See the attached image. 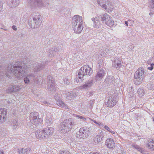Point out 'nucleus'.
<instances>
[{
	"mask_svg": "<svg viewBox=\"0 0 154 154\" xmlns=\"http://www.w3.org/2000/svg\"><path fill=\"white\" fill-rule=\"evenodd\" d=\"M8 73L6 75L9 76L8 74H11L18 79L23 77L27 72V66L26 65L20 61L13 62L9 65L7 68Z\"/></svg>",
	"mask_w": 154,
	"mask_h": 154,
	"instance_id": "1",
	"label": "nucleus"
},
{
	"mask_svg": "<svg viewBox=\"0 0 154 154\" xmlns=\"http://www.w3.org/2000/svg\"><path fill=\"white\" fill-rule=\"evenodd\" d=\"M80 124L77 125L75 122H73L71 118L64 120L60 125V131L62 133H66L72 128H77L79 126Z\"/></svg>",
	"mask_w": 154,
	"mask_h": 154,
	"instance_id": "2",
	"label": "nucleus"
},
{
	"mask_svg": "<svg viewBox=\"0 0 154 154\" xmlns=\"http://www.w3.org/2000/svg\"><path fill=\"white\" fill-rule=\"evenodd\" d=\"M53 129L52 127H47L38 130L35 133L36 137L39 139H46L52 135Z\"/></svg>",
	"mask_w": 154,
	"mask_h": 154,
	"instance_id": "3",
	"label": "nucleus"
},
{
	"mask_svg": "<svg viewBox=\"0 0 154 154\" xmlns=\"http://www.w3.org/2000/svg\"><path fill=\"white\" fill-rule=\"evenodd\" d=\"M144 69L142 67L139 68L134 74V82L136 85H139L143 80L145 74Z\"/></svg>",
	"mask_w": 154,
	"mask_h": 154,
	"instance_id": "4",
	"label": "nucleus"
},
{
	"mask_svg": "<svg viewBox=\"0 0 154 154\" xmlns=\"http://www.w3.org/2000/svg\"><path fill=\"white\" fill-rule=\"evenodd\" d=\"M38 113L35 112H31L29 116L31 122L36 126L40 124L42 120L41 118H38Z\"/></svg>",
	"mask_w": 154,
	"mask_h": 154,
	"instance_id": "5",
	"label": "nucleus"
},
{
	"mask_svg": "<svg viewBox=\"0 0 154 154\" xmlns=\"http://www.w3.org/2000/svg\"><path fill=\"white\" fill-rule=\"evenodd\" d=\"M36 75L33 73H29L26 74V76L24 79V82L26 84H28L30 82L34 84H38V82L36 80Z\"/></svg>",
	"mask_w": 154,
	"mask_h": 154,
	"instance_id": "6",
	"label": "nucleus"
},
{
	"mask_svg": "<svg viewBox=\"0 0 154 154\" xmlns=\"http://www.w3.org/2000/svg\"><path fill=\"white\" fill-rule=\"evenodd\" d=\"M83 24L82 18L79 15H75L73 16L72 21V26L76 25H82Z\"/></svg>",
	"mask_w": 154,
	"mask_h": 154,
	"instance_id": "7",
	"label": "nucleus"
},
{
	"mask_svg": "<svg viewBox=\"0 0 154 154\" xmlns=\"http://www.w3.org/2000/svg\"><path fill=\"white\" fill-rule=\"evenodd\" d=\"M86 129L83 127L80 128L79 131L76 134V137L78 138L85 139L88 136V133L87 132Z\"/></svg>",
	"mask_w": 154,
	"mask_h": 154,
	"instance_id": "8",
	"label": "nucleus"
},
{
	"mask_svg": "<svg viewBox=\"0 0 154 154\" xmlns=\"http://www.w3.org/2000/svg\"><path fill=\"white\" fill-rule=\"evenodd\" d=\"M117 101L115 99L114 96H111L109 98L107 102L106 105L109 107H113L116 104Z\"/></svg>",
	"mask_w": 154,
	"mask_h": 154,
	"instance_id": "9",
	"label": "nucleus"
},
{
	"mask_svg": "<svg viewBox=\"0 0 154 154\" xmlns=\"http://www.w3.org/2000/svg\"><path fill=\"white\" fill-rule=\"evenodd\" d=\"M7 109H0V122L5 121L6 119Z\"/></svg>",
	"mask_w": 154,
	"mask_h": 154,
	"instance_id": "10",
	"label": "nucleus"
},
{
	"mask_svg": "<svg viewBox=\"0 0 154 154\" xmlns=\"http://www.w3.org/2000/svg\"><path fill=\"white\" fill-rule=\"evenodd\" d=\"M32 18H34L35 20L36 27H37V28L39 27L41 25L42 22V19L41 16L39 14H36L34 15Z\"/></svg>",
	"mask_w": 154,
	"mask_h": 154,
	"instance_id": "11",
	"label": "nucleus"
},
{
	"mask_svg": "<svg viewBox=\"0 0 154 154\" xmlns=\"http://www.w3.org/2000/svg\"><path fill=\"white\" fill-rule=\"evenodd\" d=\"M105 144L109 148L113 149L115 146V143L113 139L111 138L107 139L106 141Z\"/></svg>",
	"mask_w": 154,
	"mask_h": 154,
	"instance_id": "12",
	"label": "nucleus"
},
{
	"mask_svg": "<svg viewBox=\"0 0 154 154\" xmlns=\"http://www.w3.org/2000/svg\"><path fill=\"white\" fill-rule=\"evenodd\" d=\"M105 74V72L104 70L103 69H100L98 71L95 76V80L97 81L99 80L104 76Z\"/></svg>",
	"mask_w": 154,
	"mask_h": 154,
	"instance_id": "13",
	"label": "nucleus"
},
{
	"mask_svg": "<svg viewBox=\"0 0 154 154\" xmlns=\"http://www.w3.org/2000/svg\"><path fill=\"white\" fill-rule=\"evenodd\" d=\"M115 79L113 76H108L106 78L104 83L106 84L107 86L109 85L114 83Z\"/></svg>",
	"mask_w": 154,
	"mask_h": 154,
	"instance_id": "14",
	"label": "nucleus"
},
{
	"mask_svg": "<svg viewBox=\"0 0 154 154\" xmlns=\"http://www.w3.org/2000/svg\"><path fill=\"white\" fill-rule=\"evenodd\" d=\"M91 20L93 22L94 24L93 27L95 28H98L100 27L101 26L100 21L98 20L97 17L92 18Z\"/></svg>",
	"mask_w": 154,
	"mask_h": 154,
	"instance_id": "15",
	"label": "nucleus"
},
{
	"mask_svg": "<svg viewBox=\"0 0 154 154\" xmlns=\"http://www.w3.org/2000/svg\"><path fill=\"white\" fill-rule=\"evenodd\" d=\"M44 63H36L33 66L34 71L35 72H37L44 69Z\"/></svg>",
	"mask_w": 154,
	"mask_h": 154,
	"instance_id": "16",
	"label": "nucleus"
},
{
	"mask_svg": "<svg viewBox=\"0 0 154 154\" xmlns=\"http://www.w3.org/2000/svg\"><path fill=\"white\" fill-rule=\"evenodd\" d=\"M31 1L32 4L35 7H42L44 5L42 0H29Z\"/></svg>",
	"mask_w": 154,
	"mask_h": 154,
	"instance_id": "17",
	"label": "nucleus"
},
{
	"mask_svg": "<svg viewBox=\"0 0 154 154\" xmlns=\"http://www.w3.org/2000/svg\"><path fill=\"white\" fill-rule=\"evenodd\" d=\"M93 81L92 80H88L87 82H85V84L81 86V88L87 89L91 86H92L93 84Z\"/></svg>",
	"mask_w": 154,
	"mask_h": 154,
	"instance_id": "18",
	"label": "nucleus"
},
{
	"mask_svg": "<svg viewBox=\"0 0 154 154\" xmlns=\"http://www.w3.org/2000/svg\"><path fill=\"white\" fill-rule=\"evenodd\" d=\"M103 8L106 10L107 11L109 12H110L112 11L113 6L111 3L108 0L106 3V5L103 6Z\"/></svg>",
	"mask_w": 154,
	"mask_h": 154,
	"instance_id": "19",
	"label": "nucleus"
},
{
	"mask_svg": "<svg viewBox=\"0 0 154 154\" xmlns=\"http://www.w3.org/2000/svg\"><path fill=\"white\" fill-rule=\"evenodd\" d=\"M8 3L9 6L11 8L16 7L19 3V0H8Z\"/></svg>",
	"mask_w": 154,
	"mask_h": 154,
	"instance_id": "20",
	"label": "nucleus"
},
{
	"mask_svg": "<svg viewBox=\"0 0 154 154\" xmlns=\"http://www.w3.org/2000/svg\"><path fill=\"white\" fill-rule=\"evenodd\" d=\"M103 137V135L101 133H100L97 135L96 137L94 139V142L95 143L98 144L102 140Z\"/></svg>",
	"mask_w": 154,
	"mask_h": 154,
	"instance_id": "21",
	"label": "nucleus"
},
{
	"mask_svg": "<svg viewBox=\"0 0 154 154\" xmlns=\"http://www.w3.org/2000/svg\"><path fill=\"white\" fill-rule=\"evenodd\" d=\"M75 32L76 33L79 34L80 33L83 29V25H78L75 26H72Z\"/></svg>",
	"mask_w": 154,
	"mask_h": 154,
	"instance_id": "22",
	"label": "nucleus"
},
{
	"mask_svg": "<svg viewBox=\"0 0 154 154\" xmlns=\"http://www.w3.org/2000/svg\"><path fill=\"white\" fill-rule=\"evenodd\" d=\"M83 66L84 67V68L85 67L84 70L85 71V75H90L93 72L92 69L88 65L84 66Z\"/></svg>",
	"mask_w": 154,
	"mask_h": 154,
	"instance_id": "23",
	"label": "nucleus"
},
{
	"mask_svg": "<svg viewBox=\"0 0 154 154\" xmlns=\"http://www.w3.org/2000/svg\"><path fill=\"white\" fill-rule=\"evenodd\" d=\"M30 150V148H27L24 149L22 148L19 149L17 151L20 154H27L29 153Z\"/></svg>",
	"mask_w": 154,
	"mask_h": 154,
	"instance_id": "24",
	"label": "nucleus"
},
{
	"mask_svg": "<svg viewBox=\"0 0 154 154\" xmlns=\"http://www.w3.org/2000/svg\"><path fill=\"white\" fill-rule=\"evenodd\" d=\"M112 66L116 68H120L121 66V62L120 59H116L113 61Z\"/></svg>",
	"mask_w": 154,
	"mask_h": 154,
	"instance_id": "25",
	"label": "nucleus"
},
{
	"mask_svg": "<svg viewBox=\"0 0 154 154\" xmlns=\"http://www.w3.org/2000/svg\"><path fill=\"white\" fill-rule=\"evenodd\" d=\"M85 67L84 68L83 66L82 67L79 69V72L78 73V76L79 79H81L85 75H86L85 73V71L84 70Z\"/></svg>",
	"mask_w": 154,
	"mask_h": 154,
	"instance_id": "26",
	"label": "nucleus"
},
{
	"mask_svg": "<svg viewBox=\"0 0 154 154\" xmlns=\"http://www.w3.org/2000/svg\"><path fill=\"white\" fill-rule=\"evenodd\" d=\"M20 88L17 86L12 85L9 89L8 90L9 92H15L19 91Z\"/></svg>",
	"mask_w": 154,
	"mask_h": 154,
	"instance_id": "27",
	"label": "nucleus"
},
{
	"mask_svg": "<svg viewBox=\"0 0 154 154\" xmlns=\"http://www.w3.org/2000/svg\"><path fill=\"white\" fill-rule=\"evenodd\" d=\"M56 103L57 105L61 107H63L65 108L68 109L67 106L64 103L63 101L61 100L60 99L57 101Z\"/></svg>",
	"mask_w": 154,
	"mask_h": 154,
	"instance_id": "28",
	"label": "nucleus"
},
{
	"mask_svg": "<svg viewBox=\"0 0 154 154\" xmlns=\"http://www.w3.org/2000/svg\"><path fill=\"white\" fill-rule=\"evenodd\" d=\"M52 116L50 115H48L46 117L45 122L48 125H50L52 123Z\"/></svg>",
	"mask_w": 154,
	"mask_h": 154,
	"instance_id": "29",
	"label": "nucleus"
},
{
	"mask_svg": "<svg viewBox=\"0 0 154 154\" xmlns=\"http://www.w3.org/2000/svg\"><path fill=\"white\" fill-rule=\"evenodd\" d=\"M148 147L151 151L154 150V139L151 140L148 144Z\"/></svg>",
	"mask_w": 154,
	"mask_h": 154,
	"instance_id": "30",
	"label": "nucleus"
},
{
	"mask_svg": "<svg viewBox=\"0 0 154 154\" xmlns=\"http://www.w3.org/2000/svg\"><path fill=\"white\" fill-rule=\"evenodd\" d=\"M29 25L30 26V27L33 29H35L37 28L36 27L35 24V21L34 19L33 18V20L29 19Z\"/></svg>",
	"mask_w": 154,
	"mask_h": 154,
	"instance_id": "31",
	"label": "nucleus"
},
{
	"mask_svg": "<svg viewBox=\"0 0 154 154\" xmlns=\"http://www.w3.org/2000/svg\"><path fill=\"white\" fill-rule=\"evenodd\" d=\"M11 125L13 128H16L19 126L20 123L16 119H14L11 122Z\"/></svg>",
	"mask_w": 154,
	"mask_h": 154,
	"instance_id": "32",
	"label": "nucleus"
},
{
	"mask_svg": "<svg viewBox=\"0 0 154 154\" xmlns=\"http://www.w3.org/2000/svg\"><path fill=\"white\" fill-rule=\"evenodd\" d=\"M131 146L132 147L135 148L141 153H143L144 152V150L143 148H140L137 145L132 144Z\"/></svg>",
	"mask_w": 154,
	"mask_h": 154,
	"instance_id": "33",
	"label": "nucleus"
},
{
	"mask_svg": "<svg viewBox=\"0 0 154 154\" xmlns=\"http://www.w3.org/2000/svg\"><path fill=\"white\" fill-rule=\"evenodd\" d=\"M105 23L109 26H112L114 25V22L112 19V17H110L108 20L105 22Z\"/></svg>",
	"mask_w": 154,
	"mask_h": 154,
	"instance_id": "34",
	"label": "nucleus"
},
{
	"mask_svg": "<svg viewBox=\"0 0 154 154\" xmlns=\"http://www.w3.org/2000/svg\"><path fill=\"white\" fill-rule=\"evenodd\" d=\"M48 90L50 92H53L55 91V88L54 86V83L48 84Z\"/></svg>",
	"mask_w": 154,
	"mask_h": 154,
	"instance_id": "35",
	"label": "nucleus"
},
{
	"mask_svg": "<svg viewBox=\"0 0 154 154\" xmlns=\"http://www.w3.org/2000/svg\"><path fill=\"white\" fill-rule=\"evenodd\" d=\"M110 17L107 14H105L101 16V20L103 21H105L106 22L109 18Z\"/></svg>",
	"mask_w": 154,
	"mask_h": 154,
	"instance_id": "36",
	"label": "nucleus"
},
{
	"mask_svg": "<svg viewBox=\"0 0 154 154\" xmlns=\"http://www.w3.org/2000/svg\"><path fill=\"white\" fill-rule=\"evenodd\" d=\"M66 97L68 99H69L70 98L74 97L76 96V94L73 92H68L66 94Z\"/></svg>",
	"mask_w": 154,
	"mask_h": 154,
	"instance_id": "37",
	"label": "nucleus"
},
{
	"mask_svg": "<svg viewBox=\"0 0 154 154\" xmlns=\"http://www.w3.org/2000/svg\"><path fill=\"white\" fill-rule=\"evenodd\" d=\"M47 81L48 84H50L52 83H54V81L52 78V77L49 75L47 77Z\"/></svg>",
	"mask_w": 154,
	"mask_h": 154,
	"instance_id": "38",
	"label": "nucleus"
},
{
	"mask_svg": "<svg viewBox=\"0 0 154 154\" xmlns=\"http://www.w3.org/2000/svg\"><path fill=\"white\" fill-rule=\"evenodd\" d=\"M138 94L140 97H142L144 94L143 90L142 88H139L137 91Z\"/></svg>",
	"mask_w": 154,
	"mask_h": 154,
	"instance_id": "39",
	"label": "nucleus"
},
{
	"mask_svg": "<svg viewBox=\"0 0 154 154\" xmlns=\"http://www.w3.org/2000/svg\"><path fill=\"white\" fill-rule=\"evenodd\" d=\"M148 6L150 8H154V0H149Z\"/></svg>",
	"mask_w": 154,
	"mask_h": 154,
	"instance_id": "40",
	"label": "nucleus"
},
{
	"mask_svg": "<svg viewBox=\"0 0 154 154\" xmlns=\"http://www.w3.org/2000/svg\"><path fill=\"white\" fill-rule=\"evenodd\" d=\"M74 116L75 117H77L78 118H79L82 119V120L83 121H86L87 120L86 118L84 117L83 116H81L80 115L74 114Z\"/></svg>",
	"mask_w": 154,
	"mask_h": 154,
	"instance_id": "41",
	"label": "nucleus"
},
{
	"mask_svg": "<svg viewBox=\"0 0 154 154\" xmlns=\"http://www.w3.org/2000/svg\"><path fill=\"white\" fill-rule=\"evenodd\" d=\"M57 50V48L55 47H53L51 49H50L49 50L50 55L52 54L53 53L56 51Z\"/></svg>",
	"mask_w": 154,
	"mask_h": 154,
	"instance_id": "42",
	"label": "nucleus"
},
{
	"mask_svg": "<svg viewBox=\"0 0 154 154\" xmlns=\"http://www.w3.org/2000/svg\"><path fill=\"white\" fill-rule=\"evenodd\" d=\"M59 154H71L67 150H61Z\"/></svg>",
	"mask_w": 154,
	"mask_h": 154,
	"instance_id": "43",
	"label": "nucleus"
},
{
	"mask_svg": "<svg viewBox=\"0 0 154 154\" xmlns=\"http://www.w3.org/2000/svg\"><path fill=\"white\" fill-rule=\"evenodd\" d=\"M147 88L149 89L153 90L154 89V86L151 84H147Z\"/></svg>",
	"mask_w": 154,
	"mask_h": 154,
	"instance_id": "44",
	"label": "nucleus"
},
{
	"mask_svg": "<svg viewBox=\"0 0 154 154\" xmlns=\"http://www.w3.org/2000/svg\"><path fill=\"white\" fill-rule=\"evenodd\" d=\"M85 128H86L87 131V132L88 133V134H89L91 132V131L92 130V128L91 127H89V128H87L86 127H84Z\"/></svg>",
	"mask_w": 154,
	"mask_h": 154,
	"instance_id": "45",
	"label": "nucleus"
},
{
	"mask_svg": "<svg viewBox=\"0 0 154 154\" xmlns=\"http://www.w3.org/2000/svg\"><path fill=\"white\" fill-rule=\"evenodd\" d=\"M108 0H103L102 4H101L100 6L103 8V6L106 5V3Z\"/></svg>",
	"mask_w": 154,
	"mask_h": 154,
	"instance_id": "46",
	"label": "nucleus"
},
{
	"mask_svg": "<svg viewBox=\"0 0 154 154\" xmlns=\"http://www.w3.org/2000/svg\"><path fill=\"white\" fill-rule=\"evenodd\" d=\"M63 81H64V82L66 84L69 85L70 83V81L68 79L66 78H65L64 80Z\"/></svg>",
	"mask_w": 154,
	"mask_h": 154,
	"instance_id": "47",
	"label": "nucleus"
},
{
	"mask_svg": "<svg viewBox=\"0 0 154 154\" xmlns=\"http://www.w3.org/2000/svg\"><path fill=\"white\" fill-rule=\"evenodd\" d=\"M141 117V115L139 113H137L135 114L134 117L135 118L138 119L140 118Z\"/></svg>",
	"mask_w": 154,
	"mask_h": 154,
	"instance_id": "48",
	"label": "nucleus"
},
{
	"mask_svg": "<svg viewBox=\"0 0 154 154\" xmlns=\"http://www.w3.org/2000/svg\"><path fill=\"white\" fill-rule=\"evenodd\" d=\"M60 94H56L54 95V98L57 101L58 100H59L60 99V97L59 96Z\"/></svg>",
	"mask_w": 154,
	"mask_h": 154,
	"instance_id": "49",
	"label": "nucleus"
},
{
	"mask_svg": "<svg viewBox=\"0 0 154 154\" xmlns=\"http://www.w3.org/2000/svg\"><path fill=\"white\" fill-rule=\"evenodd\" d=\"M3 3L2 2H0V12L2 11L3 10Z\"/></svg>",
	"mask_w": 154,
	"mask_h": 154,
	"instance_id": "50",
	"label": "nucleus"
},
{
	"mask_svg": "<svg viewBox=\"0 0 154 154\" xmlns=\"http://www.w3.org/2000/svg\"><path fill=\"white\" fill-rule=\"evenodd\" d=\"M153 66H154V63H152L150 67H148V69L150 70H152L153 68Z\"/></svg>",
	"mask_w": 154,
	"mask_h": 154,
	"instance_id": "51",
	"label": "nucleus"
},
{
	"mask_svg": "<svg viewBox=\"0 0 154 154\" xmlns=\"http://www.w3.org/2000/svg\"><path fill=\"white\" fill-rule=\"evenodd\" d=\"M103 0H97V2L98 4L100 5L101 4H102Z\"/></svg>",
	"mask_w": 154,
	"mask_h": 154,
	"instance_id": "52",
	"label": "nucleus"
},
{
	"mask_svg": "<svg viewBox=\"0 0 154 154\" xmlns=\"http://www.w3.org/2000/svg\"><path fill=\"white\" fill-rule=\"evenodd\" d=\"M104 128L108 131L110 130V129L106 125L104 126Z\"/></svg>",
	"mask_w": 154,
	"mask_h": 154,
	"instance_id": "53",
	"label": "nucleus"
},
{
	"mask_svg": "<svg viewBox=\"0 0 154 154\" xmlns=\"http://www.w3.org/2000/svg\"><path fill=\"white\" fill-rule=\"evenodd\" d=\"M91 121H93L94 123H95V124L97 125H99V123L97 122H96L95 120H93L92 119H91Z\"/></svg>",
	"mask_w": 154,
	"mask_h": 154,
	"instance_id": "54",
	"label": "nucleus"
},
{
	"mask_svg": "<svg viewBox=\"0 0 154 154\" xmlns=\"http://www.w3.org/2000/svg\"><path fill=\"white\" fill-rule=\"evenodd\" d=\"M12 28L14 30H17V28H16V27L15 26H13L12 27Z\"/></svg>",
	"mask_w": 154,
	"mask_h": 154,
	"instance_id": "55",
	"label": "nucleus"
},
{
	"mask_svg": "<svg viewBox=\"0 0 154 154\" xmlns=\"http://www.w3.org/2000/svg\"><path fill=\"white\" fill-rule=\"evenodd\" d=\"M43 102L45 104H47V105H48L49 104L48 102L44 100V101H43Z\"/></svg>",
	"mask_w": 154,
	"mask_h": 154,
	"instance_id": "56",
	"label": "nucleus"
},
{
	"mask_svg": "<svg viewBox=\"0 0 154 154\" xmlns=\"http://www.w3.org/2000/svg\"><path fill=\"white\" fill-rule=\"evenodd\" d=\"M109 132H110L112 134H115V132L111 130L110 129V130L109 131Z\"/></svg>",
	"mask_w": 154,
	"mask_h": 154,
	"instance_id": "57",
	"label": "nucleus"
},
{
	"mask_svg": "<svg viewBox=\"0 0 154 154\" xmlns=\"http://www.w3.org/2000/svg\"><path fill=\"white\" fill-rule=\"evenodd\" d=\"M125 151L124 149H121V152L122 154H124L125 153Z\"/></svg>",
	"mask_w": 154,
	"mask_h": 154,
	"instance_id": "58",
	"label": "nucleus"
},
{
	"mask_svg": "<svg viewBox=\"0 0 154 154\" xmlns=\"http://www.w3.org/2000/svg\"><path fill=\"white\" fill-rule=\"evenodd\" d=\"M90 154H100L99 153L97 152H91Z\"/></svg>",
	"mask_w": 154,
	"mask_h": 154,
	"instance_id": "59",
	"label": "nucleus"
},
{
	"mask_svg": "<svg viewBox=\"0 0 154 154\" xmlns=\"http://www.w3.org/2000/svg\"><path fill=\"white\" fill-rule=\"evenodd\" d=\"M125 23L126 25L127 26H128V21H125Z\"/></svg>",
	"mask_w": 154,
	"mask_h": 154,
	"instance_id": "60",
	"label": "nucleus"
},
{
	"mask_svg": "<svg viewBox=\"0 0 154 154\" xmlns=\"http://www.w3.org/2000/svg\"><path fill=\"white\" fill-rule=\"evenodd\" d=\"M99 125V126L100 127H101V126H103V125L101 123H99V125Z\"/></svg>",
	"mask_w": 154,
	"mask_h": 154,
	"instance_id": "61",
	"label": "nucleus"
},
{
	"mask_svg": "<svg viewBox=\"0 0 154 154\" xmlns=\"http://www.w3.org/2000/svg\"><path fill=\"white\" fill-rule=\"evenodd\" d=\"M4 152L2 150H0V154H4Z\"/></svg>",
	"mask_w": 154,
	"mask_h": 154,
	"instance_id": "62",
	"label": "nucleus"
},
{
	"mask_svg": "<svg viewBox=\"0 0 154 154\" xmlns=\"http://www.w3.org/2000/svg\"><path fill=\"white\" fill-rule=\"evenodd\" d=\"M153 13H152V12H150L149 13V14L150 15H152L153 14Z\"/></svg>",
	"mask_w": 154,
	"mask_h": 154,
	"instance_id": "63",
	"label": "nucleus"
},
{
	"mask_svg": "<svg viewBox=\"0 0 154 154\" xmlns=\"http://www.w3.org/2000/svg\"><path fill=\"white\" fill-rule=\"evenodd\" d=\"M4 30L5 31H7V29H4Z\"/></svg>",
	"mask_w": 154,
	"mask_h": 154,
	"instance_id": "64",
	"label": "nucleus"
}]
</instances>
